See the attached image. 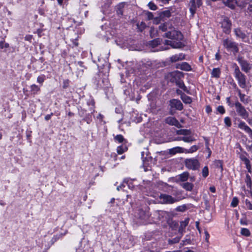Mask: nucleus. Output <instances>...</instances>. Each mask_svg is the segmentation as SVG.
Returning a JSON list of instances; mask_svg holds the SVG:
<instances>
[{"label":"nucleus","instance_id":"680f3d73","mask_svg":"<svg viewBox=\"0 0 252 252\" xmlns=\"http://www.w3.org/2000/svg\"><path fill=\"white\" fill-rule=\"evenodd\" d=\"M69 86V80H65L63 82V88H66Z\"/></svg>","mask_w":252,"mask_h":252},{"label":"nucleus","instance_id":"a211bd4d","mask_svg":"<svg viewBox=\"0 0 252 252\" xmlns=\"http://www.w3.org/2000/svg\"><path fill=\"white\" fill-rule=\"evenodd\" d=\"M176 67L178 69H180L186 71H189L191 70V67L190 65L186 62H183L181 63L178 64Z\"/></svg>","mask_w":252,"mask_h":252},{"label":"nucleus","instance_id":"052dcab7","mask_svg":"<svg viewBox=\"0 0 252 252\" xmlns=\"http://www.w3.org/2000/svg\"><path fill=\"white\" fill-rule=\"evenodd\" d=\"M84 69V68L77 67V76H81L83 74Z\"/></svg>","mask_w":252,"mask_h":252},{"label":"nucleus","instance_id":"e2e57ef3","mask_svg":"<svg viewBox=\"0 0 252 252\" xmlns=\"http://www.w3.org/2000/svg\"><path fill=\"white\" fill-rule=\"evenodd\" d=\"M77 65L78 66V67H79V68H86V67L84 65L83 63L82 62H78L77 63Z\"/></svg>","mask_w":252,"mask_h":252},{"label":"nucleus","instance_id":"9d476101","mask_svg":"<svg viewBox=\"0 0 252 252\" xmlns=\"http://www.w3.org/2000/svg\"><path fill=\"white\" fill-rule=\"evenodd\" d=\"M202 4L198 5V1L196 0H190L189 3V11L192 16L196 13L197 8H199Z\"/></svg>","mask_w":252,"mask_h":252},{"label":"nucleus","instance_id":"09e8293b","mask_svg":"<svg viewBox=\"0 0 252 252\" xmlns=\"http://www.w3.org/2000/svg\"><path fill=\"white\" fill-rule=\"evenodd\" d=\"M87 104L89 106H92L91 107V108H90V110L91 111L94 110V99H89L87 101Z\"/></svg>","mask_w":252,"mask_h":252},{"label":"nucleus","instance_id":"1a4fd4ad","mask_svg":"<svg viewBox=\"0 0 252 252\" xmlns=\"http://www.w3.org/2000/svg\"><path fill=\"white\" fill-rule=\"evenodd\" d=\"M237 61L241 66V69L246 73L249 72L252 68V65L248 62L242 57H239L237 59Z\"/></svg>","mask_w":252,"mask_h":252},{"label":"nucleus","instance_id":"f03ea898","mask_svg":"<svg viewBox=\"0 0 252 252\" xmlns=\"http://www.w3.org/2000/svg\"><path fill=\"white\" fill-rule=\"evenodd\" d=\"M234 75L235 78L238 81V84L239 86L244 89L246 87V76L243 73H242L238 65L235 63L234 64Z\"/></svg>","mask_w":252,"mask_h":252},{"label":"nucleus","instance_id":"bf43d9fd","mask_svg":"<svg viewBox=\"0 0 252 252\" xmlns=\"http://www.w3.org/2000/svg\"><path fill=\"white\" fill-rule=\"evenodd\" d=\"M146 16L148 20H151L154 18V15L152 12H147L146 13Z\"/></svg>","mask_w":252,"mask_h":252},{"label":"nucleus","instance_id":"a19ab883","mask_svg":"<svg viewBox=\"0 0 252 252\" xmlns=\"http://www.w3.org/2000/svg\"><path fill=\"white\" fill-rule=\"evenodd\" d=\"M241 234L245 236H249L251 234L250 230L246 228H243L241 230Z\"/></svg>","mask_w":252,"mask_h":252},{"label":"nucleus","instance_id":"f3484780","mask_svg":"<svg viewBox=\"0 0 252 252\" xmlns=\"http://www.w3.org/2000/svg\"><path fill=\"white\" fill-rule=\"evenodd\" d=\"M170 81L172 82L176 83L180 79V78H181L182 76H183V73L180 71H177L172 72L170 74Z\"/></svg>","mask_w":252,"mask_h":252},{"label":"nucleus","instance_id":"f257e3e1","mask_svg":"<svg viewBox=\"0 0 252 252\" xmlns=\"http://www.w3.org/2000/svg\"><path fill=\"white\" fill-rule=\"evenodd\" d=\"M163 36L172 39V40H165L164 41V46L170 45L172 48L179 49L185 46V44L182 42L183 39V35L181 32L171 29L170 31L165 32ZM160 50H166L169 49L168 46L165 47H160Z\"/></svg>","mask_w":252,"mask_h":252},{"label":"nucleus","instance_id":"a18cd8bd","mask_svg":"<svg viewBox=\"0 0 252 252\" xmlns=\"http://www.w3.org/2000/svg\"><path fill=\"white\" fill-rule=\"evenodd\" d=\"M224 122L226 126L227 127H230L231 126V121L229 117H226L224 119Z\"/></svg>","mask_w":252,"mask_h":252},{"label":"nucleus","instance_id":"ddd939ff","mask_svg":"<svg viewBox=\"0 0 252 252\" xmlns=\"http://www.w3.org/2000/svg\"><path fill=\"white\" fill-rule=\"evenodd\" d=\"M223 2L226 6L232 9H234L236 4L240 7H242V5L241 0H239V1H237V0H224Z\"/></svg>","mask_w":252,"mask_h":252},{"label":"nucleus","instance_id":"4be33fe9","mask_svg":"<svg viewBox=\"0 0 252 252\" xmlns=\"http://www.w3.org/2000/svg\"><path fill=\"white\" fill-rule=\"evenodd\" d=\"M158 15L160 19L164 20V19L171 16V12L169 10H166L159 12Z\"/></svg>","mask_w":252,"mask_h":252},{"label":"nucleus","instance_id":"5fc2aeb1","mask_svg":"<svg viewBox=\"0 0 252 252\" xmlns=\"http://www.w3.org/2000/svg\"><path fill=\"white\" fill-rule=\"evenodd\" d=\"M137 27L138 30L142 32L146 27V25L145 23L141 22L140 25L137 24Z\"/></svg>","mask_w":252,"mask_h":252},{"label":"nucleus","instance_id":"49530a36","mask_svg":"<svg viewBox=\"0 0 252 252\" xmlns=\"http://www.w3.org/2000/svg\"><path fill=\"white\" fill-rule=\"evenodd\" d=\"M150 35L151 37H154L157 33V31L153 27H151L150 29Z\"/></svg>","mask_w":252,"mask_h":252},{"label":"nucleus","instance_id":"864d4df0","mask_svg":"<svg viewBox=\"0 0 252 252\" xmlns=\"http://www.w3.org/2000/svg\"><path fill=\"white\" fill-rule=\"evenodd\" d=\"M159 29L162 32H165L167 30V24L165 23L162 24L159 26Z\"/></svg>","mask_w":252,"mask_h":252},{"label":"nucleus","instance_id":"4468645a","mask_svg":"<svg viewBox=\"0 0 252 252\" xmlns=\"http://www.w3.org/2000/svg\"><path fill=\"white\" fill-rule=\"evenodd\" d=\"M238 121L239 122V123L238 125V128L244 130L248 134H252V129L249 126H248L244 122L241 121L240 119L238 120Z\"/></svg>","mask_w":252,"mask_h":252},{"label":"nucleus","instance_id":"338daca9","mask_svg":"<svg viewBox=\"0 0 252 252\" xmlns=\"http://www.w3.org/2000/svg\"><path fill=\"white\" fill-rule=\"evenodd\" d=\"M206 111L207 113H210L212 111L211 107L209 106H207L206 107Z\"/></svg>","mask_w":252,"mask_h":252},{"label":"nucleus","instance_id":"cd10ccee","mask_svg":"<svg viewBox=\"0 0 252 252\" xmlns=\"http://www.w3.org/2000/svg\"><path fill=\"white\" fill-rule=\"evenodd\" d=\"M161 41V40L160 38H158L150 41L149 45L152 48H155L159 45Z\"/></svg>","mask_w":252,"mask_h":252},{"label":"nucleus","instance_id":"aec40b11","mask_svg":"<svg viewBox=\"0 0 252 252\" xmlns=\"http://www.w3.org/2000/svg\"><path fill=\"white\" fill-rule=\"evenodd\" d=\"M184 153V148L180 147H175L169 149L168 153L172 155H174L177 153Z\"/></svg>","mask_w":252,"mask_h":252},{"label":"nucleus","instance_id":"9b49d317","mask_svg":"<svg viewBox=\"0 0 252 252\" xmlns=\"http://www.w3.org/2000/svg\"><path fill=\"white\" fill-rule=\"evenodd\" d=\"M231 23L227 18L223 19L221 23V27L223 29V32L226 34L229 33L230 32V28Z\"/></svg>","mask_w":252,"mask_h":252},{"label":"nucleus","instance_id":"f704fd0d","mask_svg":"<svg viewBox=\"0 0 252 252\" xmlns=\"http://www.w3.org/2000/svg\"><path fill=\"white\" fill-rule=\"evenodd\" d=\"M214 164L216 168H220L221 171L223 170L222 161L220 160H216L214 162Z\"/></svg>","mask_w":252,"mask_h":252},{"label":"nucleus","instance_id":"2eb2a0df","mask_svg":"<svg viewBox=\"0 0 252 252\" xmlns=\"http://www.w3.org/2000/svg\"><path fill=\"white\" fill-rule=\"evenodd\" d=\"M234 32L237 37L240 38L243 41L247 42L248 40V38L246 34L243 32L240 29L237 28L234 30Z\"/></svg>","mask_w":252,"mask_h":252},{"label":"nucleus","instance_id":"7c9ffc66","mask_svg":"<svg viewBox=\"0 0 252 252\" xmlns=\"http://www.w3.org/2000/svg\"><path fill=\"white\" fill-rule=\"evenodd\" d=\"M177 133L178 134H180V135H184L185 136H188V135H191V131L189 129H180V130H178L177 132Z\"/></svg>","mask_w":252,"mask_h":252},{"label":"nucleus","instance_id":"0eeeda50","mask_svg":"<svg viewBox=\"0 0 252 252\" xmlns=\"http://www.w3.org/2000/svg\"><path fill=\"white\" fill-rule=\"evenodd\" d=\"M186 167L192 170H198L200 167V163L196 158H187L185 161Z\"/></svg>","mask_w":252,"mask_h":252},{"label":"nucleus","instance_id":"2f4dec72","mask_svg":"<svg viewBox=\"0 0 252 252\" xmlns=\"http://www.w3.org/2000/svg\"><path fill=\"white\" fill-rule=\"evenodd\" d=\"M199 149L198 146L196 145L192 146L189 149H184V153H192L196 152Z\"/></svg>","mask_w":252,"mask_h":252},{"label":"nucleus","instance_id":"13d9d810","mask_svg":"<svg viewBox=\"0 0 252 252\" xmlns=\"http://www.w3.org/2000/svg\"><path fill=\"white\" fill-rule=\"evenodd\" d=\"M217 110L220 113V114H224L225 113V109L224 107L222 106H219L217 108Z\"/></svg>","mask_w":252,"mask_h":252},{"label":"nucleus","instance_id":"603ef678","mask_svg":"<svg viewBox=\"0 0 252 252\" xmlns=\"http://www.w3.org/2000/svg\"><path fill=\"white\" fill-rule=\"evenodd\" d=\"M245 204L246 207L250 210H252V203L248 199H246Z\"/></svg>","mask_w":252,"mask_h":252},{"label":"nucleus","instance_id":"79ce46f5","mask_svg":"<svg viewBox=\"0 0 252 252\" xmlns=\"http://www.w3.org/2000/svg\"><path fill=\"white\" fill-rule=\"evenodd\" d=\"M202 175L204 178H206L209 175V169L207 166L203 167L202 170Z\"/></svg>","mask_w":252,"mask_h":252},{"label":"nucleus","instance_id":"c03bdc74","mask_svg":"<svg viewBox=\"0 0 252 252\" xmlns=\"http://www.w3.org/2000/svg\"><path fill=\"white\" fill-rule=\"evenodd\" d=\"M239 200L237 197H234L233 198L231 202V206L232 207H235L238 205Z\"/></svg>","mask_w":252,"mask_h":252},{"label":"nucleus","instance_id":"a878e982","mask_svg":"<svg viewBox=\"0 0 252 252\" xmlns=\"http://www.w3.org/2000/svg\"><path fill=\"white\" fill-rule=\"evenodd\" d=\"M182 236L181 235L180 236H176L173 239H168L167 240L168 244L169 245H173L175 244L178 243L180 241Z\"/></svg>","mask_w":252,"mask_h":252},{"label":"nucleus","instance_id":"de8ad7c7","mask_svg":"<svg viewBox=\"0 0 252 252\" xmlns=\"http://www.w3.org/2000/svg\"><path fill=\"white\" fill-rule=\"evenodd\" d=\"M9 46V45L7 43H5L4 41H0V49H3V48H7Z\"/></svg>","mask_w":252,"mask_h":252},{"label":"nucleus","instance_id":"412c9836","mask_svg":"<svg viewBox=\"0 0 252 252\" xmlns=\"http://www.w3.org/2000/svg\"><path fill=\"white\" fill-rule=\"evenodd\" d=\"M126 4V3L125 2H123L120 3H119L118 5L116 6V11L117 13L119 15H123V12H124V9L125 8V6Z\"/></svg>","mask_w":252,"mask_h":252},{"label":"nucleus","instance_id":"4d7b16f0","mask_svg":"<svg viewBox=\"0 0 252 252\" xmlns=\"http://www.w3.org/2000/svg\"><path fill=\"white\" fill-rule=\"evenodd\" d=\"M190 240L189 239H186V240H184L182 241V243L180 244L181 247L180 248L185 245H187L188 244H190Z\"/></svg>","mask_w":252,"mask_h":252},{"label":"nucleus","instance_id":"37998d69","mask_svg":"<svg viewBox=\"0 0 252 252\" xmlns=\"http://www.w3.org/2000/svg\"><path fill=\"white\" fill-rule=\"evenodd\" d=\"M187 209V206L186 205H183L179 206L176 208V211L178 212H184Z\"/></svg>","mask_w":252,"mask_h":252},{"label":"nucleus","instance_id":"69168bd1","mask_svg":"<svg viewBox=\"0 0 252 252\" xmlns=\"http://www.w3.org/2000/svg\"><path fill=\"white\" fill-rule=\"evenodd\" d=\"M125 187V183L124 182L120 186H118L117 188V190L119 191L120 189H121L123 187Z\"/></svg>","mask_w":252,"mask_h":252},{"label":"nucleus","instance_id":"0e129e2a","mask_svg":"<svg viewBox=\"0 0 252 252\" xmlns=\"http://www.w3.org/2000/svg\"><path fill=\"white\" fill-rule=\"evenodd\" d=\"M53 113H51L50 114H49V115H46V116L45 117V120L46 121H48V120H49L51 119V118L52 116H53Z\"/></svg>","mask_w":252,"mask_h":252},{"label":"nucleus","instance_id":"b1692460","mask_svg":"<svg viewBox=\"0 0 252 252\" xmlns=\"http://www.w3.org/2000/svg\"><path fill=\"white\" fill-rule=\"evenodd\" d=\"M220 68H214L211 72V77L219 78L220 77Z\"/></svg>","mask_w":252,"mask_h":252},{"label":"nucleus","instance_id":"dca6fc26","mask_svg":"<svg viewBox=\"0 0 252 252\" xmlns=\"http://www.w3.org/2000/svg\"><path fill=\"white\" fill-rule=\"evenodd\" d=\"M189 220V218H186L184 220L180 222V225L179 227L178 232L182 236H183V233L185 232V228L188 225Z\"/></svg>","mask_w":252,"mask_h":252},{"label":"nucleus","instance_id":"c9c22d12","mask_svg":"<svg viewBox=\"0 0 252 252\" xmlns=\"http://www.w3.org/2000/svg\"><path fill=\"white\" fill-rule=\"evenodd\" d=\"M124 183H125V185H126L129 189H134V186L132 184L131 180L125 179L124 181Z\"/></svg>","mask_w":252,"mask_h":252},{"label":"nucleus","instance_id":"7ed1b4c3","mask_svg":"<svg viewBox=\"0 0 252 252\" xmlns=\"http://www.w3.org/2000/svg\"><path fill=\"white\" fill-rule=\"evenodd\" d=\"M222 44L224 47L226 48L228 51H231L233 52L234 54H236L239 52L238 43L231 39L229 38L223 39Z\"/></svg>","mask_w":252,"mask_h":252},{"label":"nucleus","instance_id":"72a5a7b5","mask_svg":"<svg viewBox=\"0 0 252 252\" xmlns=\"http://www.w3.org/2000/svg\"><path fill=\"white\" fill-rule=\"evenodd\" d=\"M114 140L119 143L126 142V140L124 138V136L121 134L117 135L114 137Z\"/></svg>","mask_w":252,"mask_h":252},{"label":"nucleus","instance_id":"6ab92c4d","mask_svg":"<svg viewBox=\"0 0 252 252\" xmlns=\"http://www.w3.org/2000/svg\"><path fill=\"white\" fill-rule=\"evenodd\" d=\"M185 58V55L183 53H180L179 54H176L173 55L170 57V61L172 63H175L177 61H181Z\"/></svg>","mask_w":252,"mask_h":252},{"label":"nucleus","instance_id":"f8f14e48","mask_svg":"<svg viewBox=\"0 0 252 252\" xmlns=\"http://www.w3.org/2000/svg\"><path fill=\"white\" fill-rule=\"evenodd\" d=\"M165 123L170 125L175 126L178 128L182 127L181 124L179 121L174 117H168L165 119Z\"/></svg>","mask_w":252,"mask_h":252},{"label":"nucleus","instance_id":"423d86ee","mask_svg":"<svg viewBox=\"0 0 252 252\" xmlns=\"http://www.w3.org/2000/svg\"><path fill=\"white\" fill-rule=\"evenodd\" d=\"M241 2L245 15L252 19V0H241Z\"/></svg>","mask_w":252,"mask_h":252},{"label":"nucleus","instance_id":"5701e85b","mask_svg":"<svg viewBox=\"0 0 252 252\" xmlns=\"http://www.w3.org/2000/svg\"><path fill=\"white\" fill-rule=\"evenodd\" d=\"M177 140H182L185 142L187 143H191L193 141L195 140V139L192 136L189 135L187 136L178 137Z\"/></svg>","mask_w":252,"mask_h":252},{"label":"nucleus","instance_id":"8fccbe9b","mask_svg":"<svg viewBox=\"0 0 252 252\" xmlns=\"http://www.w3.org/2000/svg\"><path fill=\"white\" fill-rule=\"evenodd\" d=\"M45 75H43L39 76L37 78V82L42 85L45 80Z\"/></svg>","mask_w":252,"mask_h":252},{"label":"nucleus","instance_id":"39448f33","mask_svg":"<svg viewBox=\"0 0 252 252\" xmlns=\"http://www.w3.org/2000/svg\"><path fill=\"white\" fill-rule=\"evenodd\" d=\"M234 106L238 115L242 119L246 120L248 118L249 112L246 110L244 106L238 101L235 102Z\"/></svg>","mask_w":252,"mask_h":252},{"label":"nucleus","instance_id":"774afa93","mask_svg":"<svg viewBox=\"0 0 252 252\" xmlns=\"http://www.w3.org/2000/svg\"><path fill=\"white\" fill-rule=\"evenodd\" d=\"M220 58H221V57H220V55L219 54V52L217 53L215 55L216 59L217 61H219L220 59Z\"/></svg>","mask_w":252,"mask_h":252},{"label":"nucleus","instance_id":"58836bf2","mask_svg":"<svg viewBox=\"0 0 252 252\" xmlns=\"http://www.w3.org/2000/svg\"><path fill=\"white\" fill-rule=\"evenodd\" d=\"M181 98H182V99L183 101V102L187 104H189L192 101L190 97L187 96V95H185V94L184 95H182Z\"/></svg>","mask_w":252,"mask_h":252},{"label":"nucleus","instance_id":"6e6d98bb","mask_svg":"<svg viewBox=\"0 0 252 252\" xmlns=\"http://www.w3.org/2000/svg\"><path fill=\"white\" fill-rule=\"evenodd\" d=\"M239 97H240V100L242 102H243L244 103H248L247 100L245 99V94H243L242 93H240Z\"/></svg>","mask_w":252,"mask_h":252},{"label":"nucleus","instance_id":"c85d7f7f","mask_svg":"<svg viewBox=\"0 0 252 252\" xmlns=\"http://www.w3.org/2000/svg\"><path fill=\"white\" fill-rule=\"evenodd\" d=\"M182 186L187 191H191L193 188V185L189 182H186L183 184Z\"/></svg>","mask_w":252,"mask_h":252},{"label":"nucleus","instance_id":"ea45409f","mask_svg":"<svg viewBox=\"0 0 252 252\" xmlns=\"http://www.w3.org/2000/svg\"><path fill=\"white\" fill-rule=\"evenodd\" d=\"M176 85L181 89L185 91L186 89V87L184 84V82L181 80V78L176 82Z\"/></svg>","mask_w":252,"mask_h":252},{"label":"nucleus","instance_id":"20e7f679","mask_svg":"<svg viewBox=\"0 0 252 252\" xmlns=\"http://www.w3.org/2000/svg\"><path fill=\"white\" fill-rule=\"evenodd\" d=\"M169 113L173 115L176 110L181 111L183 109V105L181 101L178 99H172L169 101Z\"/></svg>","mask_w":252,"mask_h":252},{"label":"nucleus","instance_id":"473e14b6","mask_svg":"<svg viewBox=\"0 0 252 252\" xmlns=\"http://www.w3.org/2000/svg\"><path fill=\"white\" fill-rule=\"evenodd\" d=\"M245 182L248 188L251 189L252 186V181L251 176L249 174L246 176Z\"/></svg>","mask_w":252,"mask_h":252},{"label":"nucleus","instance_id":"c756f323","mask_svg":"<svg viewBox=\"0 0 252 252\" xmlns=\"http://www.w3.org/2000/svg\"><path fill=\"white\" fill-rule=\"evenodd\" d=\"M127 150V148L126 145H122L117 147V152L118 154H122Z\"/></svg>","mask_w":252,"mask_h":252},{"label":"nucleus","instance_id":"bb28decb","mask_svg":"<svg viewBox=\"0 0 252 252\" xmlns=\"http://www.w3.org/2000/svg\"><path fill=\"white\" fill-rule=\"evenodd\" d=\"M138 217L142 220H145L148 218V215L143 210L139 209L138 210Z\"/></svg>","mask_w":252,"mask_h":252},{"label":"nucleus","instance_id":"6e6552de","mask_svg":"<svg viewBox=\"0 0 252 252\" xmlns=\"http://www.w3.org/2000/svg\"><path fill=\"white\" fill-rule=\"evenodd\" d=\"M159 199L162 204H171L178 202L180 199L172 197L171 195L161 193L159 196Z\"/></svg>","mask_w":252,"mask_h":252},{"label":"nucleus","instance_id":"393cba45","mask_svg":"<svg viewBox=\"0 0 252 252\" xmlns=\"http://www.w3.org/2000/svg\"><path fill=\"white\" fill-rule=\"evenodd\" d=\"M189 177V173L188 172H184L178 175V180L181 182H185L188 180Z\"/></svg>","mask_w":252,"mask_h":252},{"label":"nucleus","instance_id":"e433bc0d","mask_svg":"<svg viewBox=\"0 0 252 252\" xmlns=\"http://www.w3.org/2000/svg\"><path fill=\"white\" fill-rule=\"evenodd\" d=\"M240 158L242 161L244 162L246 166H249L250 161L244 154H241L240 156Z\"/></svg>","mask_w":252,"mask_h":252},{"label":"nucleus","instance_id":"4c0bfd02","mask_svg":"<svg viewBox=\"0 0 252 252\" xmlns=\"http://www.w3.org/2000/svg\"><path fill=\"white\" fill-rule=\"evenodd\" d=\"M40 87L35 84H33L31 86V91L34 94L37 93L40 91Z\"/></svg>","mask_w":252,"mask_h":252},{"label":"nucleus","instance_id":"3c124183","mask_svg":"<svg viewBox=\"0 0 252 252\" xmlns=\"http://www.w3.org/2000/svg\"><path fill=\"white\" fill-rule=\"evenodd\" d=\"M148 6L149 8L152 10H155L157 9V6L152 1L148 3Z\"/></svg>","mask_w":252,"mask_h":252}]
</instances>
